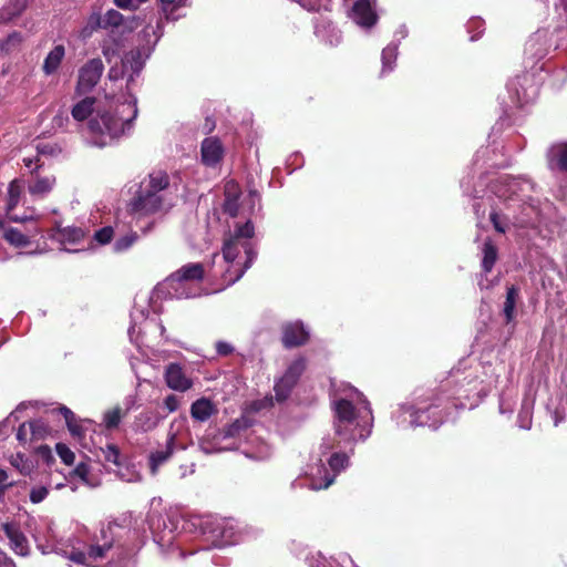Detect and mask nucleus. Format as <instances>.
<instances>
[{
	"instance_id": "obj_1",
	"label": "nucleus",
	"mask_w": 567,
	"mask_h": 567,
	"mask_svg": "<svg viewBox=\"0 0 567 567\" xmlns=\"http://www.w3.org/2000/svg\"><path fill=\"white\" fill-rule=\"evenodd\" d=\"M95 102V97L86 96L72 107L71 114L78 122H83L89 118L87 130L92 143L99 147H104L112 141L121 137L125 130L131 127L132 122L137 116V106L135 101L133 104H128V107L133 111V115L126 121H123L110 112H97L94 116H91L94 111Z\"/></svg>"
},
{
	"instance_id": "obj_2",
	"label": "nucleus",
	"mask_w": 567,
	"mask_h": 567,
	"mask_svg": "<svg viewBox=\"0 0 567 567\" xmlns=\"http://www.w3.org/2000/svg\"><path fill=\"white\" fill-rule=\"evenodd\" d=\"M306 368L307 360L303 357L297 358L288 365L282 377L274 385L277 402H285L290 396Z\"/></svg>"
},
{
	"instance_id": "obj_3",
	"label": "nucleus",
	"mask_w": 567,
	"mask_h": 567,
	"mask_svg": "<svg viewBox=\"0 0 567 567\" xmlns=\"http://www.w3.org/2000/svg\"><path fill=\"white\" fill-rule=\"evenodd\" d=\"M334 430L340 441H353V431L350 429L357 419V411L353 403L347 399L338 400L334 403Z\"/></svg>"
},
{
	"instance_id": "obj_4",
	"label": "nucleus",
	"mask_w": 567,
	"mask_h": 567,
	"mask_svg": "<svg viewBox=\"0 0 567 567\" xmlns=\"http://www.w3.org/2000/svg\"><path fill=\"white\" fill-rule=\"evenodd\" d=\"M205 276V269L200 262H190L181 267L178 270L169 275L165 279V286L174 289L175 296L181 298L183 292H179V287L185 281H202Z\"/></svg>"
},
{
	"instance_id": "obj_5",
	"label": "nucleus",
	"mask_w": 567,
	"mask_h": 567,
	"mask_svg": "<svg viewBox=\"0 0 567 567\" xmlns=\"http://www.w3.org/2000/svg\"><path fill=\"white\" fill-rule=\"evenodd\" d=\"M104 64L100 58L89 60L80 70L76 84L79 94L90 92L100 81Z\"/></svg>"
},
{
	"instance_id": "obj_6",
	"label": "nucleus",
	"mask_w": 567,
	"mask_h": 567,
	"mask_svg": "<svg viewBox=\"0 0 567 567\" xmlns=\"http://www.w3.org/2000/svg\"><path fill=\"white\" fill-rule=\"evenodd\" d=\"M115 549L114 537L111 527L102 528L95 543L87 548V558L91 563H97L103 559H114Z\"/></svg>"
},
{
	"instance_id": "obj_7",
	"label": "nucleus",
	"mask_w": 567,
	"mask_h": 567,
	"mask_svg": "<svg viewBox=\"0 0 567 567\" xmlns=\"http://www.w3.org/2000/svg\"><path fill=\"white\" fill-rule=\"evenodd\" d=\"M255 235V228L250 220H247L245 224L235 225L234 233L229 235V237L237 239V241H241V247L244 249V252L246 255V259L244 261V268L240 270V272L237 276V279L243 276L246 269H248L251 264L254 262L257 252L252 246V244L249 241Z\"/></svg>"
},
{
	"instance_id": "obj_8",
	"label": "nucleus",
	"mask_w": 567,
	"mask_h": 567,
	"mask_svg": "<svg viewBox=\"0 0 567 567\" xmlns=\"http://www.w3.org/2000/svg\"><path fill=\"white\" fill-rule=\"evenodd\" d=\"M165 202L166 199L163 195L150 192L146 188H141L133 199L132 208L136 213L151 215L162 210L165 206Z\"/></svg>"
},
{
	"instance_id": "obj_9",
	"label": "nucleus",
	"mask_w": 567,
	"mask_h": 567,
	"mask_svg": "<svg viewBox=\"0 0 567 567\" xmlns=\"http://www.w3.org/2000/svg\"><path fill=\"white\" fill-rule=\"evenodd\" d=\"M1 530L9 539L10 549L18 556L25 557L30 554L29 540L21 530L18 522H4L1 524Z\"/></svg>"
},
{
	"instance_id": "obj_10",
	"label": "nucleus",
	"mask_w": 567,
	"mask_h": 567,
	"mask_svg": "<svg viewBox=\"0 0 567 567\" xmlns=\"http://www.w3.org/2000/svg\"><path fill=\"white\" fill-rule=\"evenodd\" d=\"M281 342L284 348L293 349L308 343L310 339L309 331L301 321L287 322L281 328Z\"/></svg>"
},
{
	"instance_id": "obj_11",
	"label": "nucleus",
	"mask_w": 567,
	"mask_h": 567,
	"mask_svg": "<svg viewBox=\"0 0 567 567\" xmlns=\"http://www.w3.org/2000/svg\"><path fill=\"white\" fill-rule=\"evenodd\" d=\"M224 146L218 137H206L200 145L202 163L208 167H215L224 157Z\"/></svg>"
},
{
	"instance_id": "obj_12",
	"label": "nucleus",
	"mask_w": 567,
	"mask_h": 567,
	"mask_svg": "<svg viewBox=\"0 0 567 567\" xmlns=\"http://www.w3.org/2000/svg\"><path fill=\"white\" fill-rule=\"evenodd\" d=\"M352 20L361 27L371 28L377 23L378 16L369 0H357L352 6Z\"/></svg>"
},
{
	"instance_id": "obj_13",
	"label": "nucleus",
	"mask_w": 567,
	"mask_h": 567,
	"mask_svg": "<svg viewBox=\"0 0 567 567\" xmlns=\"http://www.w3.org/2000/svg\"><path fill=\"white\" fill-rule=\"evenodd\" d=\"M165 381L168 388L175 391H187L193 382L185 375L178 363H169L165 369Z\"/></svg>"
},
{
	"instance_id": "obj_14",
	"label": "nucleus",
	"mask_w": 567,
	"mask_h": 567,
	"mask_svg": "<svg viewBox=\"0 0 567 567\" xmlns=\"http://www.w3.org/2000/svg\"><path fill=\"white\" fill-rule=\"evenodd\" d=\"M176 443V433L169 432L164 450L155 451L150 455V468L152 474H156L158 467L171 458Z\"/></svg>"
},
{
	"instance_id": "obj_15",
	"label": "nucleus",
	"mask_w": 567,
	"mask_h": 567,
	"mask_svg": "<svg viewBox=\"0 0 567 567\" xmlns=\"http://www.w3.org/2000/svg\"><path fill=\"white\" fill-rule=\"evenodd\" d=\"M162 419L156 410H144L135 416L134 426L137 431L150 432L157 427Z\"/></svg>"
},
{
	"instance_id": "obj_16",
	"label": "nucleus",
	"mask_w": 567,
	"mask_h": 567,
	"mask_svg": "<svg viewBox=\"0 0 567 567\" xmlns=\"http://www.w3.org/2000/svg\"><path fill=\"white\" fill-rule=\"evenodd\" d=\"M548 163L563 173H567V142L554 144L547 154Z\"/></svg>"
},
{
	"instance_id": "obj_17",
	"label": "nucleus",
	"mask_w": 567,
	"mask_h": 567,
	"mask_svg": "<svg viewBox=\"0 0 567 567\" xmlns=\"http://www.w3.org/2000/svg\"><path fill=\"white\" fill-rule=\"evenodd\" d=\"M239 196L240 190L236 184L228 183L225 189V200L223 204V210L230 217H237L239 213Z\"/></svg>"
},
{
	"instance_id": "obj_18",
	"label": "nucleus",
	"mask_w": 567,
	"mask_h": 567,
	"mask_svg": "<svg viewBox=\"0 0 567 567\" xmlns=\"http://www.w3.org/2000/svg\"><path fill=\"white\" fill-rule=\"evenodd\" d=\"M482 254H483L482 264H481L482 270L484 271L485 275H487L493 270V268L498 259V248L489 237H487L484 240V244L482 247Z\"/></svg>"
},
{
	"instance_id": "obj_19",
	"label": "nucleus",
	"mask_w": 567,
	"mask_h": 567,
	"mask_svg": "<svg viewBox=\"0 0 567 567\" xmlns=\"http://www.w3.org/2000/svg\"><path fill=\"white\" fill-rule=\"evenodd\" d=\"M214 413H216V408L212 401L206 398H200L190 405V415L196 421L205 422Z\"/></svg>"
},
{
	"instance_id": "obj_20",
	"label": "nucleus",
	"mask_w": 567,
	"mask_h": 567,
	"mask_svg": "<svg viewBox=\"0 0 567 567\" xmlns=\"http://www.w3.org/2000/svg\"><path fill=\"white\" fill-rule=\"evenodd\" d=\"M34 176V181L29 184L28 190L32 196H44L49 194L55 184V177L40 176L38 173Z\"/></svg>"
},
{
	"instance_id": "obj_21",
	"label": "nucleus",
	"mask_w": 567,
	"mask_h": 567,
	"mask_svg": "<svg viewBox=\"0 0 567 567\" xmlns=\"http://www.w3.org/2000/svg\"><path fill=\"white\" fill-rule=\"evenodd\" d=\"M64 54H65V49L62 44H59V45H55L47 55V58L44 59V62H43V72L47 74V75H50L52 73H54L63 58H64Z\"/></svg>"
},
{
	"instance_id": "obj_22",
	"label": "nucleus",
	"mask_w": 567,
	"mask_h": 567,
	"mask_svg": "<svg viewBox=\"0 0 567 567\" xmlns=\"http://www.w3.org/2000/svg\"><path fill=\"white\" fill-rule=\"evenodd\" d=\"M519 296V289L512 285L506 289V299L504 302L503 312L505 316L506 323H509L515 318V307Z\"/></svg>"
},
{
	"instance_id": "obj_23",
	"label": "nucleus",
	"mask_w": 567,
	"mask_h": 567,
	"mask_svg": "<svg viewBox=\"0 0 567 567\" xmlns=\"http://www.w3.org/2000/svg\"><path fill=\"white\" fill-rule=\"evenodd\" d=\"M169 186V176L164 171L153 172L148 175V184L145 187L150 192L161 193Z\"/></svg>"
},
{
	"instance_id": "obj_24",
	"label": "nucleus",
	"mask_w": 567,
	"mask_h": 567,
	"mask_svg": "<svg viewBox=\"0 0 567 567\" xmlns=\"http://www.w3.org/2000/svg\"><path fill=\"white\" fill-rule=\"evenodd\" d=\"M429 400L431 402L427 406H425L424 409L419 408L411 414V416H412L411 423L412 424L420 425V426H424V425L429 424V420H427V417H425V414L433 409H439L440 406H442V402L437 396L430 398Z\"/></svg>"
},
{
	"instance_id": "obj_25",
	"label": "nucleus",
	"mask_w": 567,
	"mask_h": 567,
	"mask_svg": "<svg viewBox=\"0 0 567 567\" xmlns=\"http://www.w3.org/2000/svg\"><path fill=\"white\" fill-rule=\"evenodd\" d=\"M127 412H123L122 408L116 405L103 414V425L107 431H113L118 427L122 419Z\"/></svg>"
},
{
	"instance_id": "obj_26",
	"label": "nucleus",
	"mask_w": 567,
	"mask_h": 567,
	"mask_svg": "<svg viewBox=\"0 0 567 567\" xmlns=\"http://www.w3.org/2000/svg\"><path fill=\"white\" fill-rule=\"evenodd\" d=\"M58 236L61 241L78 243L84 238L85 233L80 227H58Z\"/></svg>"
},
{
	"instance_id": "obj_27",
	"label": "nucleus",
	"mask_w": 567,
	"mask_h": 567,
	"mask_svg": "<svg viewBox=\"0 0 567 567\" xmlns=\"http://www.w3.org/2000/svg\"><path fill=\"white\" fill-rule=\"evenodd\" d=\"M3 238L12 246L24 248L30 244L28 236L22 234L17 228H9L4 231Z\"/></svg>"
},
{
	"instance_id": "obj_28",
	"label": "nucleus",
	"mask_w": 567,
	"mask_h": 567,
	"mask_svg": "<svg viewBox=\"0 0 567 567\" xmlns=\"http://www.w3.org/2000/svg\"><path fill=\"white\" fill-rule=\"evenodd\" d=\"M240 249H243L241 241H237V239L231 237L225 239L223 246V255L225 260L233 262L239 256Z\"/></svg>"
},
{
	"instance_id": "obj_29",
	"label": "nucleus",
	"mask_w": 567,
	"mask_h": 567,
	"mask_svg": "<svg viewBox=\"0 0 567 567\" xmlns=\"http://www.w3.org/2000/svg\"><path fill=\"white\" fill-rule=\"evenodd\" d=\"M398 58V47L395 44H389L382 50V72H390L393 70V65Z\"/></svg>"
},
{
	"instance_id": "obj_30",
	"label": "nucleus",
	"mask_w": 567,
	"mask_h": 567,
	"mask_svg": "<svg viewBox=\"0 0 567 567\" xmlns=\"http://www.w3.org/2000/svg\"><path fill=\"white\" fill-rule=\"evenodd\" d=\"M10 463L13 467H16L22 475H30L33 471V463L22 453H17L11 456Z\"/></svg>"
},
{
	"instance_id": "obj_31",
	"label": "nucleus",
	"mask_w": 567,
	"mask_h": 567,
	"mask_svg": "<svg viewBox=\"0 0 567 567\" xmlns=\"http://www.w3.org/2000/svg\"><path fill=\"white\" fill-rule=\"evenodd\" d=\"M349 456L343 452H336L331 454L328 464L334 473H340L348 466Z\"/></svg>"
},
{
	"instance_id": "obj_32",
	"label": "nucleus",
	"mask_w": 567,
	"mask_h": 567,
	"mask_svg": "<svg viewBox=\"0 0 567 567\" xmlns=\"http://www.w3.org/2000/svg\"><path fill=\"white\" fill-rule=\"evenodd\" d=\"M138 239V235L135 231H131L115 240L114 250L116 252H122L131 248L135 241Z\"/></svg>"
},
{
	"instance_id": "obj_33",
	"label": "nucleus",
	"mask_w": 567,
	"mask_h": 567,
	"mask_svg": "<svg viewBox=\"0 0 567 567\" xmlns=\"http://www.w3.org/2000/svg\"><path fill=\"white\" fill-rule=\"evenodd\" d=\"M30 426V442L42 440L49 433L48 426L42 421H31Z\"/></svg>"
},
{
	"instance_id": "obj_34",
	"label": "nucleus",
	"mask_w": 567,
	"mask_h": 567,
	"mask_svg": "<svg viewBox=\"0 0 567 567\" xmlns=\"http://www.w3.org/2000/svg\"><path fill=\"white\" fill-rule=\"evenodd\" d=\"M20 195H21L20 186L17 185L16 181L11 182L9 185V188H8V200H7V213L8 214L17 207L19 199H20Z\"/></svg>"
},
{
	"instance_id": "obj_35",
	"label": "nucleus",
	"mask_w": 567,
	"mask_h": 567,
	"mask_svg": "<svg viewBox=\"0 0 567 567\" xmlns=\"http://www.w3.org/2000/svg\"><path fill=\"white\" fill-rule=\"evenodd\" d=\"M105 29L117 28L123 23L124 17L121 12L114 9H110L103 16Z\"/></svg>"
},
{
	"instance_id": "obj_36",
	"label": "nucleus",
	"mask_w": 567,
	"mask_h": 567,
	"mask_svg": "<svg viewBox=\"0 0 567 567\" xmlns=\"http://www.w3.org/2000/svg\"><path fill=\"white\" fill-rule=\"evenodd\" d=\"M102 453L104 456V460L109 463H112L116 466L121 465L120 456L121 452L120 449L115 444H107L105 449H102Z\"/></svg>"
},
{
	"instance_id": "obj_37",
	"label": "nucleus",
	"mask_w": 567,
	"mask_h": 567,
	"mask_svg": "<svg viewBox=\"0 0 567 567\" xmlns=\"http://www.w3.org/2000/svg\"><path fill=\"white\" fill-rule=\"evenodd\" d=\"M104 18L99 12H93L86 22L84 30H89L90 33L97 31L99 29H105Z\"/></svg>"
},
{
	"instance_id": "obj_38",
	"label": "nucleus",
	"mask_w": 567,
	"mask_h": 567,
	"mask_svg": "<svg viewBox=\"0 0 567 567\" xmlns=\"http://www.w3.org/2000/svg\"><path fill=\"white\" fill-rule=\"evenodd\" d=\"M489 220L493 224L494 229L499 234H505L507 230V218L501 216L496 210H492L489 214Z\"/></svg>"
},
{
	"instance_id": "obj_39",
	"label": "nucleus",
	"mask_w": 567,
	"mask_h": 567,
	"mask_svg": "<svg viewBox=\"0 0 567 567\" xmlns=\"http://www.w3.org/2000/svg\"><path fill=\"white\" fill-rule=\"evenodd\" d=\"M55 450L65 465H72L74 463L75 455L65 444L58 443Z\"/></svg>"
},
{
	"instance_id": "obj_40",
	"label": "nucleus",
	"mask_w": 567,
	"mask_h": 567,
	"mask_svg": "<svg viewBox=\"0 0 567 567\" xmlns=\"http://www.w3.org/2000/svg\"><path fill=\"white\" fill-rule=\"evenodd\" d=\"M113 235V228L111 226H105L95 231L94 239L101 245H106L112 240Z\"/></svg>"
},
{
	"instance_id": "obj_41",
	"label": "nucleus",
	"mask_w": 567,
	"mask_h": 567,
	"mask_svg": "<svg viewBox=\"0 0 567 567\" xmlns=\"http://www.w3.org/2000/svg\"><path fill=\"white\" fill-rule=\"evenodd\" d=\"M49 494V489L45 486L34 487L30 492V501L33 504L41 503Z\"/></svg>"
},
{
	"instance_id": "obj_42",
	"label": "nucleus",
	"mask_w": 567,
	"mask_h": 567,
	"mask_svg": "<svg viewBox=\"0 0 567 567\" xmlns=\"http://www.w3.org/2000/svg\"><path fill=\"white\" fill-rule=\"evenodd\" d=\"M17 440L21 445H25L30 441V426L29 422L22 423L17 431Z\"/></svg>"
},
{
	"instance_id": "obj_43",
	"label": "nucleus",
	"mask_w": 567,
	"mask_h": 567,
	"mask_svg": "<svg viewBox=\"0 0 567 567\" xmlns=\"http://www.w3.org/2000/svg\"><path fill=\"white\" fill-rule=\"evenodd\" d=\"M72 474L76 477H79L84 483H87L89 474H90V467L86 463H79L74 470L72 471Z\"/></svg>"
},
{
	"instance_id": "obj_44",
	"label": "nucleus",
	"mask_w": 567,
	"mask_h": 567,
	"mask_svg": "<svg viewBox=\"0 0 567 567\" xmlns=\"http://www.w3.org/2000/svg\"><path fill=\"white\" fill-rule=\"evenodd\" d=\"M37 151H38L39 155H49V156H53L58 152H60L58 146L55 144H51V143H39L37 145Z\"/></svg>"
},
{
	"instance_id": "obj_45",
	"label": "nucleus",
	"mask_w": 567,
	"mask_h": 567,
	"mask_svg": "<svg viewBox=\"0 0 567 567\" xmlns=\"http://www.w3.org/2000/svg\"><path fill=\"white\" fill-rule=\"evenodd\" d=\"M37 454L48 465L54 462V456L51 452L50 446L48 445H40L35 447Z\"/></svg>"
},
{
	"instance_id": "obj_46",
	"label": "nucleus",
	"mask_w": 567,
	"mask_h": 567,
	"mask_svg": "<svg viewBox=\"0 0 567 567\" xmlns=\"http://www.w3.org/2000/svg\"><path fill=\"white\" fill-rule=\"evenodd\" d=\"M164 406L166 408L168 413H173L179 408V399L175 394H169L164 400Z\"/></svg>"
},
{
	"instance_id": "obj_47",
	"label": "nucleus",
	"mask_w": 567,
	"mask_h": 567,
	"mask_svg": "<svg viewBox=\"0 0 567 567\" xmlns=\"http://www.w3.org/2000/svg\"><path fill=\"white\" fill-rule=\"evenodd\" d=\"M215 348L220 357L230 355L235 351L234 347L226 341H217Z\"/></svg>"
},
{
	"instance_id": "obj_48",
	"label": "nucleus",
	"mask_w": 567,
	"mask_h": 567,
	"mask_svg": "<svg viewBox=\"0 0 567 567\" xmlns=\"http://www.w3.org/2000/svg\"><path fill=\"white\" fill-rule=\"evenodd\" d=\"M21 42V35L18 32H13L12 34H9L8 38L0 43V48L2 50H9L10 45H14L17 43Z\"/></svg>"
},
{
	"instance_id": "obj_49",
	"label": "nucleus",
	"mask_w": 567,
	"mask_h": 567,
	"mask_svg": "<svg viewBox=\"0 0 567 567\" xmlns=\"http://www.w3.org/2000/svg\"><path fill=\"white\" fill-rule=\"evenodd\" d=\"M68 426V430L70 431V433L73 435V436H78V437H81L84 435V430L82 427V425H80L78 422H76V419H74L73 422H69V424L66 425Z\"/></svg>"
},
{
	"instance_id": "obj_50",
	"label": "nucleus",
	"mask_w": 567,
	"mask_h": 567,
	"mask_svg": "<svg viewBox=\"0 0 567 567\" xmlns=\"http://www.w3.org/2000/svg\"><path fill=\"white\" fill-rule=\"evenodd\" d=\"M23 164L25 167H31L32 164H35V167L31 171L32 175H35L39 172V169L42 167V163L40 162L39 157H35V158L24 157Z\"/></svg>"
},
{
	"instance_id": "obj_51",
	"label": "nucleus",
	"mask_w": 567,
	"mask_h": 567,
	"mask_svg": "<svg viewBox=\"0 0 567 567\" xmlns=\"http://www.w3.org/2000/svg\"><path fill=\"white\" fill-rule=\"evenodd\" d=\"M0 567H17L12 558L0 550Z\"/></svg>"
},
{
	"instance_id": "obj_52",
	"label": "nucleus",
	"mask_w": 567,
	"mask_h": 567,
	"mask_svg": "<svg viewBox=\"0 0 567 567\" xmlns=\"http://www.w3.org/2000/svg\"><path fill=\"white\" fill-rule=\"evenodd\" d=\"M60 413L63 415L64 420H65V423L66 425L69 424V422H73L74 419H75V414L66 406H61L59 409Z\"/></svg>"
},
{
	"instance_id": "obj_53",
	"label": "nucleus",
	"mask_w": 567,
	"mask_h": 567,
	"mask_svg": "<svg viewBox=\"0 0 567 567\" xmlns=\"http://www.w3.org/2000/svg\"><path fill=\"white\" fill-rule=\"evenodd\" d=\"M239 430L240 424L238 421H236L227 426V429L225 430V436H235L236 434H238Z\"/></svg>"
},
{
	"instance_id": "obj_54",
	"label": "nucleus",
	"mask_w": 567,
	"mask_h": 567,
	"mask_svg": "<svg viewBox=\"0 0 567 567\" xmlns=\"http://www.w3.org/2000/svg\"><path fill=\"white\" fill-rule=\"evenodd\" d=\"M115 6L120 9L127 10V9H134L135 6L133 3L134 0H113Z\"/></svg>"
},
{
	"instance_id": "obj_55",
	"label": "nucleus",
	"mask_w": 567,
	"mask_h": 567,
	"mask_svg": "<svg viewBox=\"0 0 567 567\" xmlns=\"http://www.w3.org/2000/svg\"><path fill=\"white\" fill-rule=\"evenodd\" d=\"M102 53L105 56L106 61L110 63L112 61V58L116 55V49L113 47H103Z\"/></svg>"
},
{
	"instance_id": "obj_56",
	"label": "nucleus",
	"mask_w": 567,
	"mask_h": 567,
	"mask_svg": "<svg viewBox=\"0 0 567 567\" xmlns=\"http://www.w3.org/2000/svg\"><path fill=\"white\" fill-rule=\"evenodd\" d=\"M72 559L78 563H84L89 560L87 550L85 553L79 551L72 555Z\"/></svg>"
},
{
	"instance_id": "obj_57",
	"label": "nucleus",
	"mask_w": 567,
	"mask_h": 567,
	"mask_svg": "<svg viewBox=\"0 0 567 567\" xmlns=\"http://www.w3.org/2000/svg\"><path fill=\"white\" fill-rule=\"evenodd\" d=\"M333 477H326L324 483L319 486H313V489L328 488L333 483Z\"/></svg>"
},
{
	"instance_id": "obj_58",
	"label": "nucleus",
	"mask_w": 567,
	"mask_h": 567,
	"mask_svg": "<svg viewBox=\"0 0 567 567\" xmlns=\"http://www.w3.org/2000/svg\"><path fill=\"white\" fill-rule=\"evenodd\" d=\"M13 486V483L2 484L0 485V501L3 499L6 492Z\"/></svg>"
},
{
	"instance_id": "obj_59",
	"label": "nucleus",
	"mask_w": 567,
	"mask_h": 567,
	"mask_svg": "<svg viewBox=\"0 0 567 567\" xmlns=\"http://www.w3.org/2000/svg\"><path fill=\"white\" fill-rule=\"evenodd\" d=\"M8 478V474L4 470L0 468V485L6 484L4 482Z\"/></svg>"
},
{
	"instance_id": "obj_60",
	"label": "nucleus",
	"mask_w": 567,
	"mask_h": 567,
	"mask_svg": "<svg viewBox=\"0 0 567 567\" xmlns=\"http://www.w3.org/2000/svg\"><path fill=\"white\" fill-rule=\"evenodd\" d=\"M442 422V415L440 414L432 423V425H436L437 423Z\"/></svg>"
},
{
	"instance_id": "obj_61",
	"label": "nucleus",
	"mask_w": 567,
	"mask_h": 567,
	"mask_svg": "<svg viewBox=\"0 0 567 567\" xmlns=\"http://www.w3.org/2000/svg\"><path fill=\"white\" fill-rule=\"evenodd\" d=\"M10 219H11L12 221H16V223H18V221H22V220H23V219H20L19 217H17V216H10Z\"/></svg>"
},
{
	"instance_id": "obj_62",
	"label": "nucleus",
	"mask_w": 567,
	"mask_h": 567,
	"mask_svg": "<svg viewBox=\"0 0 567 567\" xmlns=\"http://www.w3.org/2000/svg\"><path fill=\"white\" fill-rule=\"evenodd\" d=\"M175 0H161L163 4H172Z\"/></svg>"
},
{
	"instance_id": "obj_63",
	"label": "nucleus",
	"mask_w": 567,
	"mask_h": 567,
	"mask_svg": "<svg viewBox=\"0 0 567 567\" xmlns=\"http://www.w3.org/2000/svg\"><path fill=\"white\" fill-rule=\"evenodd\" d=\"M4 227V219L3 217L0 215V229H2Z\"/></svg>"
},
{
	"instance_id": "obj_64",
	"label": "nucleus",
	"mask_w": 567,
	"mask_h": 567,
	"mask_svg": "<svg viewBox=\"0 0 567 567\" xmlns=\"http://www.w3.org/2000/svg\"><path fill=\"white\" fill-rule=\"evenodd\" d=\"M140 2H146L147 0H138Z\"/></svg>"
}]
</instances>
